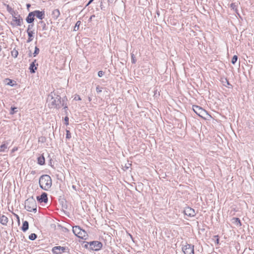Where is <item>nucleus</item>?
<instances>
[{
  "mask_svg": "<svg viewBox=\"0 0 254 254\" xmlns=\"http://www.w3.org/2000/svg\"><path fill=\"white\" fill-rule=\"evenodd\" d=\"M39 183L42 189L48 190L52 186V181L50 176L44 175L40 178Z\"/></svg>",
  "mask_w": 254,
  "mask_h": 254,
  "instance_id": "1",
  "label": "nucleus"
},
{
  "mask_svg": "<svg viewBox=\"0 0 254 254\" xmlns=\"http://www.w3.org/2000/svg\"><path fill=\"white\" fill-rule=\"evenodd\" d=\"M72 231L76 236L80 239L86 240L88 237V235L86 232L84 230L82 229L78 226H73L72 228Z\"/></svg>",
  "mask_w": 254,
  "mask_h": 254,
  "instance_id": "2",
  "label": "nucleus"
},
{
  "mask_svg": "<svg viewBox=\"0 0 254 254\" xmlns=\"http://www.w3.org/2000/svg\"><path fill=\"white\" fill-rule=\"evenodd\" d=\"M25 208L28 211H35L37 208L35 201L32 199H27L25 202Z\"/></svg>",
  "mask_w": 254,
  "mask_h": 254,
  "instance_id": "3",
  "label": "nucleus"
},
{
  "mask_svg": "<svg viewBox=\"0 0 254 254\" xmlns=\"http://www.w3.org/2000/svg\"><path fill=\"white\" fill-rule=\"evenodd\" d=\"M193 111L200 117L205 118V116L208 115V113L201 107L197 105H193Z\"/></svg>",
  "mask_w": 254,
  "mask_h": 254,
  "instance_id": "4",
  "label": "nucleus"
},
{
  "mask_svg": "<svg viewBox=\"0 0 254 254\" xmlns=\"http://www.w3.org/2000/svg\"><path fill=\"white\" fill-rule=\"evenodd\" d=\"M90 249L94 251H99L102 247V244L98 241H93L88 243Z\"/></svg>",
  "mask_w": 254,
  "mask_h": 254,
  "instance_id": "5",
  "label": "nucleus"
},
{
  "mask_svg": "<svg viewBox=\"0 0 254 254\" xmlns=\"http://www.w3.org/2000/svg\"><path fill=\"white\" fill-rule=\"evenodd\" d=\"M67 250L68 248L66 247L55 246L52 248V252L54 254H62Z\"/></svg>",
  "mask_w": 254,
  "mask_h": 254,
  "instance_id": "6",
  "label": "nucleus"
},
{
  "mask_svg": "<svg viewBox=\"0 0 254 254\" xmlns=\"http://www.w3.org/2000/svg\"><path fill=\"white\" fill-rule=\"evenodd\" d=\"M23 23V19L20 16V15H17V16H13V18H12V21L11 22V24L13 26H21Z\"/></svg>",
  "mask_w": 254,
  "mask_h": 254,
  "instance_id": "7",
  "label": "nucleus"
},
{
  "mask_svg": "<svg viewBox=\"0 0 254 254\" xmlns=\"http://www.w3.org/2000/svg\"><path fill=\"white\" fill-rule=\"evenodd\" d=\"M184 213L185 216L188 217H192L196 215L194 209L189 206L185 208Z\"/></svg>",
  "mask_w": 254,
  "mask_h": 254,
  "instance_id": "8",
  "label": "nucleus"
},
{
  "mask_svg": "<svg viewBox=\"0 0 254 254\" xmlns=\"http://www.w3.org/2000/svg\"><path fill=\"white\" fill-rule=\"evenodd\" d=\"M185 254H194L193 246L191 245H186L182 249Z\"/></svg>",
  "mask_w": 254,
  "mask_h": 254,
  "instance_id": "9",
  "label": "nucleus"
},
{
  "mask_svg": "<svg viewBox=\"0 0 254 254\" xmlns=\"http://www.w3.org/2000/svg\"><path fill=\"white\" fill-rule=\"evenodd\" d=\"M37 199L40 203H46L48 201L47 194L43 192L40 196H37Z\"/></svg>",
  "mask_w": 254,
  "mask_h": 254,
  "instance_id": "10",
  "label": "nucleus"
},
{
  "mask_svg": "<svg viewBox=\"0 0 254 254\" xmlns=\"http://www.w3.org/2000/svg\"><path fill=\"white\" fill-rule=\"evenodd\" d=\"M34 12V14L39 19L42 20L44 18L45 13L44 11H41L39 10H35L33 11Z\"/></svg>",
  "mask_w": 254,
  "mask_h": 254,
  "instance_id": "11",
  "label": "nucleus"
},
{
  "mask_svg": "<svg viewBox=\"0 0 254 254\" xmlns=\"http://www.w3.org/2000/svg\"><path fill=\"white\" fill-rule=\"evenodd\" d=\"M35 14L34 12H30L27 17L26 20L28 23H31L34 21Z\"/></svg>",
  "mask_w": 254,
  "mask_h": 254,
  "instance_id": "12",
  "label": "nucleus"
},
{
  "mask_svg": "<svg viewBox=\"0 0 254 254\" xmlns=\"http://www.w3.org/2000/svg\"><path fill=\"white\" fill-rule=\"evenodd\" d=\"M60 15V11L58 9H55L54 10H53L52 13V16L53 18L56 20L58 18Z\"/></svg>",
  "mask_w": 254,
  "mask_h": 254,
  "instance_id": "13",
  "label": "nucleus"
},
{
  "mask_svg": "<svg viewBox=\"0 0 254 254\" xmlns=\"http://www.w3.org/2000/svg\"><path fill=\"white\" fill-rule=\"evenodd\" d=\"M8 221V218L5 215H2L0 218V223L3 225H6Z\"/></svg>",
  "mask_w": 254,
  "mask_h": 254,
  "instance_id": "14",
  "label": "nucleus"
},
{
  "mask_svg": "<svg viewBox=\"0 0 254 254\" xmlns=\"http://www.w3.org/2000/svg\"><path fill=\"white\" fill-rule=\"evenodd\" d=\"M4 82L6 85H9L11 86H13L16 85V81H15L12 79H10L9 78H6L4 80Z\"/></svg>",
  "mask_w": 254,
  "mask_h": 254,
  "instance_id": "15",
  "label": "nucleus"
},
{
  "mask_svg": "<svg viewBox=\"0 0 254 254\" xmlns=\"http://www.w3.org/2000/svg\"><path fill=\"white\" fill-rule=\"evenodd\" d=\"M29 228V224L28 222L27 221H25L23 223V225L21 228L23 232L26 231Z\"/></svg>",
  "mask_w": 254,
  "mask_h": 254,
  "instance_id": "16",
  "label": "nucleus"
},
{
  "mask_svg": "<svg viewBox=\"0 0 254 254\" xmlns=\"http://www.w3.org/2000/svg\"><path fill=\"white\" fill-rule=\"evenodd\" d=\"M45 160L44 157L42 155L38 158V163L40 165L45 164Z\"/></svg>",
  "mask_w": 254,
  "mask_h": 254,
  "instance_id": "17",
  "label": "nucleus"
},
{
  "mask_svg": "<svg viewBox=\"0 0 254 254\" xmlns=\"http://www.w3.org/2000/svg\"><path fill=\"white\" fill-rule=\"evenodd\" d=\"M29 69L31 73H34L37 69V67L35 66L34 62H32L29 67Z\"/></svg>",
  "mask_w": 254,
  "mask_h": 254,
  "instance_id": "18",
  "label": "nucleus"
},
{
  "mask_svg": "<svg viewBox=\"0 0 254 254\" xmlns=\"http://www.w3.org/2000/svg\"><path fill=\"white\" fill-rule=\"evenodd\" d=\"M11 53L12 56L14 58H16L17 55H18V51L15 49H14L11 52Z\"/></svg>",
  "mask_w": 254,
  "mask_h": 254,
  "instance_id": "19",
  "label": "nucleus"
},
{
  "mask_svg": "<svg viewBox=\"0 0 254 254\" xmlns=\"http://www.w3.org/2000/svg\"><path fill=\"white\" fill-rule=\"evenodd\" d=\"M81 24L80 21H77L75 24V25L74 28V31H77L79 29V26Z\"/></svg>",
  "mask_w": 254,
  "mask_h": 254,
  "instance_id": "20",
  "label": "nucleus"
},
{
  "mask_svg": "<svg viewBox=\"0 0 254 254\" xmlns=\"http://www.w3.org/2000/svg\"><path fill=\"white\" fill-rule=\"evenodd\" d=\"M233 219L235 220V222L236 223L237 225H238L239 226H242V223L239 218H234Z\"/></svg>",
  "mask_w": 254,
  "mask_h": 254,
  "instance_id": "21",
  "label": "nucleus"
},
{
  "mask_svg": "<svg viewBox=\"0 0 254 254\" xmlns=\"http://www.w3.org/2000/svg\"><path fill=\"white\" fill-rule=\"evenodd\" d=\"M36 238H37V235L34 233L31 234L29 236V239L31 240H34L36 239Z\"/></svg>",
  "mask_w": 254,
  "mask_h": 254,
  "instance_id": "22",
  "label": "nucleus"
},
{
  "mask_svg": "<svg viewBox=\"0 0 254 254\" xmlns=\"http://www.w3.org/2000/svg\"><path fill=\"white\" fill-rule=\"evenodd\" d=\"M6 9L9 13H14V10L8 5H6Z\"/></svg>",
  "mask_w": 254,
  "mask_h": 254,
  "instance_id": "23",
  "label": "nucleus"
},
{
  "mask_svg": "<svg viewBox=\"0 0 254 254\" xmlns=\"http://www.w3.org/2000/svg\"><path fill=\"white\" fill-rule=\"evenodd\" d=\"M7 148V146L5 144H2L0 146V152H2L5 150Z\"/></svg>",
  "mask_w": 254,
  "mask_h": 254,
  "instance_id": "24",
  "label": "nucleus"
},
{
  "mask_svg": "<svg viewBox=\"0 0 254 254\" xmlns=\"http://www.w3.org/2000/svg\"><path fill=\"white\" fill-rule=\"evenodd\" d=\"M238 60V57L235 55L233 57L231 62L233 64H235Z\"/></svg>",
  "mask_w": 254,
  "mask_h": 254,
  "instance_id": "25",
  "label": "nucleus"
},
{
  "mask_svg": "<svg viewBox=\"0 0 254 254\" xmlns=\"http://www.w3.org/2000/svg\"><path fill=\"white\" fill-rule=\"evenodd\" d=\"M28 36L29 37L30 39L31 37H33V34H34L32 30H29L28 31H27ZM31 40V39H29V41Z\"/></svg>",
  "mask_w": 254,
  "mask_h": 254,
  "instance_id": "26",
  "label": "nucleus"
},
{
  "mask_svg": "<svg viewBox=\"0 0 254 254\" xmlns=\"http://www.w3.org/2000/svg\"><path fill=\"white\" fill-rule=\"evenodd\" d=\"M64 123H65V124L66 126L68 125V124H69V122H68V121H69V119H68V117H65L64 118Z\"/></svg>",
  "mask_w": 254,
  "mask_h": 254,
  "instance_id": "27",
  "label": "nucleus"
},
{
  "mask_svg": "<svg viewBox=\"0 0 254 254\" xmlns=\"http://www.w3.org/2000/svg\"><path fill=\"white\" fill-rule=\"evenodd\" d=\"M214 237L215 238H216V244L217 245H219V236L218 235H215L214 236Z\"/></svg>",
  "mask_w": 254,
  "mask_h": 254,
  "instance_id": "28",
  "label": "nucleus"
},
{
  "mask_svg": "<svg viewBox=\"0 0 254 254\" xmlns=\"http://www.w3.org/2000/svg\"><path fill=\"white\" fill-rule=\"evenodd\" d=\"M131 60H132V63H135L136 62V60L135 59V56L134 55V54H133V53L131 54Z\"/></svg>",
  "mask_w": 254,
  "mask_h": 254,
  "instance_id": "29",
  "label": "nucleus"
},
{
  "mask_svg": "<svg viewBox=\"0 0 254 254\" xmlns=\"http://www.w3.org/2000/svg\"><path fill=\"white\" fill-rule=\"evenodd\" d=\"M10 14L12 15V18H13V16L16 17L17 16V15H19L18 12H16L14 10V13H10Z\"/></svg>",
  "mask_w": 254,
  "mask_h": 254,
  "instance_id": "30",
  "label": "nucleus"
},
{
  "mask_svg": "<svg viewBox=\"0 0 254 254\" xmlns=\"http://www.w3.org/2000/svg\"><path fill=\"white\" fill-rule=\"evenodd\" d=\"M96 91L98 93H100V92H102V88L100 87L99 86H97L96 87Z\"/></svg>",
  "mask_w": 254,
  "mask_h": 254,
  "instance_id": "31",
  "label": "nucleus"
},
{
  "mask_svg": "<svg viewBox=\"0 0 254 254\" xmlns=\"http://www.w3.org/2000/svg\"><path fill=\"white\" fill-rule=\"evenodd\" d=\"M66 137L67 138H70L71 137L70 133L69 130H66Z\"/></svg>",
  "mask_w": 254,
  "mask_h": 254,
  "instance_id": "32",
  "label": "nucleus"
},
{
  "mask_svg": "<svg viewBox=\"0 0 254 254\" xmlns=\"http://www.w3.org/2000/svg\"><path fill=\"white\" fill-rule=\"evenodd\" d=\"M74 99L75 100H81L80 97L78 95H76Z\"/></svg>",
  "mask_w": 254,
  "mask_h": 254,
  "instance_id": "33",
  "label": "nucleus"
},
{
  "mask_svg": "<svg viewBox=\"0 0 254 254\" xmlns=\"http://www.w3.org/2000/svg\"><path fill=\"white\" fill-rule=\"evenodd\" d=\"M39 49H35L34 53V56H36L37 54L39 53Z\"/></svg>",
  "mask_w": 254,
  "mask_h": 254,
  "instance_id": "34",
  "label": "nucleus"
},
{
  "mask_svg": "<svg viewBox=\"0 0 254 254\" xmlns=\"http://www.w3.org/2000/svg\"><path fill=\"white\" fill-rule=\"evenodd\" d=\"M103 74H104V72H103V71H99L98 72V76H99V77H101V76H102Z\"/></svg>",
  "mask_w": 254,
  "mask_h": 254,
  "instance_id": "35",
  "label": "nucleus"
},
{
  "mask_svg": "<svg viewBox=\"0 0 254 254\" xmlns=\"http://www.w3.org/2000/svg\"><path fill=\"white\" fill-rule=\"evenodd\" d=\"M14 215L15 216V217H16V218L17 219L18 223H20V219H19V216L17 214H14Z\"/></svg>",
  "mask_w": 254,
  "mask_h": 254,
  "instance_id": "36",
  "label": "nucleus"
},
{
  "mask_svg": "<svg viewBox=\"0 0 254 254\" xmlns=\"http://www.w3.org/2000/svg\"><path fill=\"white\" fill-rule=\"evenodd\" d=\"M16 109V108H15V107H12V108H11V112H10V114H14V112H15V111H14V110H15V109Z\"/></svg>",
  "mask_w": 254,
  "mask_h": 254,
  "instance_id": "37",
  "label": "nucleus"
},
{
  "mask_svg": "<svg viewBox=\"0 0 254 254\" xmlns=\"http://www.w3.org/2000/svg\"><path fill=\"white\" fill-rule=\"evenodd\" d=\"M33 27V25H29L28 26L27 30V31H28L29 30H31V28Z\"/></svg>",
  "mask_w": 254,
  "mask_h": 254,
  "instance_id": "38",
  "label": "nucleus"
},
{
  "mask_svg": "<svg viewBox=\"0 0 254 254\" xmlns=\"http://www.w3.org/2000/svg\"><path fill=\"white\" fill-rule=\"evenodd\" d=\"M236 7V5L234 3H232L231 4V7L233 9H234Z\"/></svg>",
  "mask_w": 254,
  "mask_h": 254,
  "instance_id": "39",
  "label": "nucleus"
},
{
  "mask_svg": "<svg viewBox=\"0 0 254 254\" xmlns=\"http://www.w3.org/2000/svg\"><path fill=\"white\" fill-rule=\"evenodd\" d=\"M39 24H41V25H43L44 26H45L46 25H45V23L43 21H40L39 22Z\"/></svg>",
  "mask_w": 254,
  "mask_h": 254,
  "instance_id": "40",
  "label": "nucleus"
},
{
  "mask_svg": "<svg viewBox=\"0 0 254 254\" xmlns=\"http://www.w3.org/2000/svg\"><path fill=\"white\" fill-rule=\"evenodd\" d=\"M93 0H90L86 6H87L89 5Z\"/></svg>",
  "mask_w": 254,
  "mask_h": 254,
  "instance_id": "41",
  "label": "nucleus"
},
{
  "mask_svg": "<svg viewBox=\"0 0 254 254\" xmlns=\"http://www.w3.org/2000/svg\"><path fill=\"white\" fill-rule=\"evenodd\" d=\"M114 0H108L109 3H112Z\"/></svg>",
  "mask_w": 254,
  "mask_h": 254,
  "instance_id": "42",
  "label": "nucleus"
},
{
  "mask_svg": "<svg viewBox=\"0 0 254 254\" xmlns=\"http://www.w3.org/2000/svg\"><path fill=\"white\" fill-rule=\"evenodd\" d=\"M93 17H95V15H91L90 18V19L91 20Z\"/></svg>",
  "mask_w": 254,
  "mask_h": 254,
  "instance_id": "43",
  "label": "nucleus"
},
{
  "mask_svg": "<svg viewBox=\"0 0 254 254\" xmlns=\"http://www.w3.org/2000/svg\"><path fill=\"white\" fill-rule=\"evenodd\" d=\"M27 6L28 7H30V4H27Z\"/></svg>",
  "mask_w": 254,
  "mask_h": 254,
  "instance_id": "44",
  "label": "nucleus"
}]
</instances>
